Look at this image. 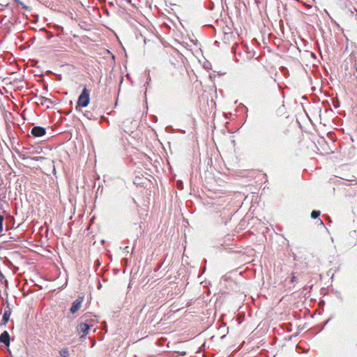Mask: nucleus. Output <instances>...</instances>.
<instances>
[{
	"instance_id": "obj_9",
	"label": "nucleus",
	"mask_w": 357,
	"mask_h": 357,
	"mask_svg": "<svg viewBox=\"0 0 357 357\" xmlns=\"http://www.w3.org/2000/svg\"><path fill=\"white\" fill-rule=\"evenodd\" d=\"M4 220V217L2 215H0V232L3 231V222Z\"/></svg>"
},
{
	"instance_id": "obj_14",
	"label": "nucleus",
	"mask_w": 357,
	"mask_h": 357,
	"mask_svg": "<svg viewBox=\"0 0 357 357\" xmlns=\"http://www.w3.org/2000/svg\"><path fill=\"white\" fill-rule=\"evenodd\" d=\"M181 183H182L181 182L178 183V186L181 185Z\"/></svg>"
},
{
	"instance_id": "obj_7",
	"label": "nucleus",
	"mask_w": 357,
	"mask_h": 357,
	"mask_svg": "<svg viewBox=\"0 0 357 357\" xmlns=\"http://www.w3.org/2000/svg\"><path fill=\"white\" fill-rule=\"evenodd\" d=\"M61 357H68L69 351L67 349H63L59 352Z\"/></svg>"
},
{
	"instance_id": "obj_2",
	"label": "nucleus",
	"mask_w": 357,
	"mask_h": 357,
	"mask_svg": "<svg viewBox=\"0 0 357 357\" xmlns=\"http://www.w3.org/2000/svg\"><path fill=\"white\" fill-rule=\"evenodd\" d=\"M90 326L86 323H80L77 326V331L80 335L81 337L86 336L88 334Z\"/></svg>"
},
{
	"instance_id": "obj_12",
	"label": "nucleus",
	"mask_w": 357,
	"mask_h": 357,
	"mask_svg": "<svg viewBox=\"0 0 357 357\" xmlns=\"http://www.w3.org/2000/svg\"><path fill=\"white\" fill-rule=\"evenodd\" d=\"M319 225L324 226L323 221L321 219H319Z\"/></svg>"
},
{
	"instance_id": "obj_5",
	"label": "nucleus",
	"mask_w": 357,
	"mask_h": 357,
	"mask_svg": "<svg viewBox=\"0 0 357 357\" xmlns=\"http://www.w3.org/2000/svg\"><path fill=\"white\" fill-rule=\"evenodd\" d=\"M0 342L3 343L6 346L10 345V335L8 331H3L0 335Z\"/></svg>"
},
{
	"instance_id": "obj_1",
	"label": "nucleus",
	"mask_w": 357,
	"mask_h": 357,
	"mask_svg": "<svg viewBox=\"0 0 357 357\" xmlns=\"http://www.w3.org/2000/svg\"><path fill=\"white\" fill-rule=\"evenodd\" d=\"M89 101H90L89 91H88V89L86 88H84L82 91V93L80 94V96L78 98L77 105L75 107L76 109H77V108L79 107H86L89 105Z\"/></svg>"
},
{
	"instance_id": "obj_6",
	"label": "nucleus",
	"mask_w": 357,
	"mask_h": 357,
	"mask_svg": "<svg viewBox=\"0 0 357 357\" xmlns=\"http://www.w3.org/2000/svg\"><path fill=\"white\" fill-rule=\"evenodd\" d=\"M10 314H11V312L10 310H6L4 312L3 318L1 320V325H6L8 323V321H9Z\"/></svg>"
},
{
	"instance_id": "obj_3",
	"label": "nucleus",
	"mask_w": 357,
	"mask_h": 357,
	"mask_svg": "<svg viewBox=\"0 0 357 357\" xmlns=\"http://www.w3.org/2000/svg\"><path fill=\"white\" fill-rule=\"evenodd\" d=\"M31 133L36 137H40L46 134V129L41 126H34L31 129Z\"/></svg>"
},
{
	"instance_id": "obj_13",
	"label": "nucleus",
	"mask_w": 357,
	"mask_h": 357,
	"mask_svg": "<svg viewBox=\"0 0 357 357\" xmlns=\"http://www.w3.org/2000/svg\"><path fill=\"white\" fill-rule=\"evenodd\" d=\"M20 158L24 160L26 159L27 158L23 157V158Z\"/></svg>"
},
{
	"instance_id": "obj_4",
	"label": "nucleus",
	"mask_w": 357,
	"mask_h": 357,
	"mask_svg": "<svg viewBox=\"0 0 357 357\" xmlns=\"http://www.w3.org/2000/svg\"><path fill=\"white\" fill-rule=\"evenodd\" d=\"M82 298H79L74 301L70 310V312L75 314L76 312H77L82 305Z\"/></svg>"
},
{
	"instance_id": "obj_10",
	"label": "nucleus",
	"mask_w": 357,
	"mask_h": 357,
	"mask_svg": "<svg viewBox=\"0 0 357 357\" xmlns=\"http://www.w3.org/2000/svg\"><path fill=\"white\" fill-rule=\"evenodd\" d=\"M354 8V10H351V15H354V13L356 12L357 13V9L356 8Z\"/></svg>"
},
{
	"instance_id": "obj_11",
	"label": "nucleus",
	"mask_w": 357,
	"mask_h": 357,
	"mask_svg": "<svg viewBox=\"0 0 357 357\" xmlns=\"http://www.w3.org/2000/svg\"><path fill=\"white\" fill-rule=\"evenodd\" d=\"M291 282H294L296 281V277L295 276H292L291 279Z\"/></svg>"
},
{
	"instance_id": "obj_8",
	"label": "nucleus",
	"mask_w": 357,
	"mask_h": 357,
	"mask_svg": "<svg viewBox=\"0 0 357 357\" xmlns=\"http://www.w3.org/2000/svg\"><path fill=\"white\" fill-rule=\"evenodd\" d=\"M320 214H321V212L319 211L314 210L311 213V218L312 219H316L320 215Z\"/></svg>"
}]
</instances>
